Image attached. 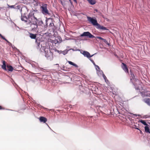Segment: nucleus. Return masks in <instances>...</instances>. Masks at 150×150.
I'll return each mask as SVG.
<instances>
[{
    "label": "nucleus",
    "instance_id": "c756f323",
    "mask_svg": "<svg viewBox=\"0 0 150 150\" xmlns=\"http://www.w3.org/2000/svg\"><path fill=\"white\" fill-rule=\"evenodd\" d=\"M55 65H58L59 67V64H55Z\"/></svg>",
    "mask_w": 150,
    "mask_h": 150
},
{
    "label": "nucleus",
    "instance_id": "4468645a",
    "mask_svg": "<svg viewBox=\"0 0 150 150\" xmlns=\"http://www.w3.org/2000/svg\"><path fill=\"white\" fill-rule=\"evenodd\" d=\"M98 39L100 40H102L104 42L107 44L109 45V44L108 43V42L106 40V39H104L101 37L97 36L96 37Z\"/></svg>",
    "mask_w": 150,
    "mask_h": 150
},
{
    "label": "nucleus",
    "instance_id": "dca6fc26",
    "mask_svg": "<svg viewBox=\"0 0 150 150\" xmlns=\"http://www.w3.org/2000/svg\"><path fill=\"white\" fill-rule=\"evenodd\" d=\"M145 132L146 133H149L150 132V130L149 127L147 126H146L144 127Z\"/></svg>",
    "mask_w": 150,
    "mask_h": 150
},
{
    "label": "nucleus",
    "instance_id": "a211bd4d",
    "mask_svg": "<svg viewBox=\"0 0 150 150\" xmlns=\"http://www.w3.org/2000/svg\"><path fill=\"white\" fill-rule=\"evenodd\" d=\"M68 62L70 64L73 65L76 67H78V66L76 64L72 62L69 61H68Z\"/></svg>",
    "mask_w": 150,
    "mask_h": 150
},
{
    "label": "nucleus",
    "instance_id": "bb28decb",
    "mask_svg": "<svg viewBox=\"0 0 150 150\" xmlns=\"http://www.w3.org/2000/svg\"><path fill=\"white\" fill-rule=\"evenodd\" d=\"M76 3H77V1L76 0H73Z\"/></svg>",
    "mask_w": 150,
    "mask_h": 150
},
{
    "label": "nucleus",
    "instance_id": "cd10ccee",
    "mask_svg": "<svg viewBox=\"0 0 150 150\" xmlns=\"http://www.w3.org/2000/svg\"><path fill=\"white\" fill-rule=\"evenodd\" d=\"M69 2H70V3L72 4V2L71 1V0H69Z\"/></svg>",
    "mask_w": 150,
    "mask_h": 150
},
{
    "label": "nucleus",
    "instance_id": "ddd939ff",
    "mask_svg": "<svg viewBox=\"0 0 150 150\" xmlns=\"http://www.w3.org/2000/svg\"><path fill=\"white\" fill-rule=\"evenodd\" d=\"M21 19L22 21H24L25 22H28V20L25 16H22Z\"/></svg>",
    "mask_w": 150,
    "mask_h": 150
},
{
    "label": "nucleus",
    "instance_id": "2f4dec72",
    "mask_svg": "<svg viewBox=\"0 0 150 150\" xmlns=\"http://www.w3.org/2000/svg\"><path fill=\"white\" fill-rule=\"evenodd\" d=\"M34 1H35V2H36V1L35 0H34Z\"/></svg>",
    "mask_w": 150,
    "mask_h": 150
},
{
    "label": "nucleus",
    "instance_id": "aec40b11",
    "mask_svg": "<svg viewBox=\"0 0 150 150\" xmlns=\"http://www.w3.org/2000/svg\"><path fill=\"white\" fill-rule=\"evenodd\" d=\"M0 37L3 40H5L8 43H9L10 42L7 40L1 34H0Z\"/></svg>",
    "mask_w": 150,
    "mask_h": 150
},
{
    "label": "nucleus",
    "instance_id": "72a5a7b5",
    "mask_svg": "<svg viewBox=\"0 0 150 150\" xmlns=\"http://www.w3.org/2000/svg\"><path fill=\"white\" fill-rule=\"evenodd\" d=\"M150 134V132H149V133Z\"/></svg>",
    "mask_w": 150,
    "mask_h": 150
},
{
    "label": "nucleus",
    "instance_id": "423d86ee",
    "mask_svg": "<svg viewBox=\"0 0 150 150\" xmlns=\"http://www.w3.org/2000/svg\"><path fill=\"white\" fill-rule=\"evenodd\" d=\"M122 65L121 67L123 70L126 73H129V70L127 65L123 63H122Z\"/></svg>",
    "mask_w": 150,
    "mask_h": 150
},
{
    "label": "nucleus",
    "instance_id": "6e6552de",
    "mask_svg": "<svg viewBox=\"0 0 150 150\" xmlns=\"http://www.w3.org/2000/svg\"><path fill=\"white\" fill-rule=\"evenodd\" d=\"M2 63L3 65L1 66L2 68L4 70L6 71L7 70V69L6 68L7 65H6L5 61H3Z\"/></svg>",
    "mask_w": 150,
    "mask_h": 150
},
{
    "label": "nucleus",
    "instance_id": "a878e982",
    "mask_svg": "<svg viewBox=\"0 0 150 150\" xmlns=\"http://www.w3.org/2000/svg\"><path fill=\"white\" fill-rule=\"evenodd\" d=\"M40 24L41 23L42 24H43V22H42V21H41L40 22Z\"/></svg>",
    "mask_w": 150,
    "mask_h": 150
},
{
    "label": "nucleus",
    "instance_id": "39448f33",
    "mask_svg": "<svg viewBox=\"0 0 150 150\" xmlns=\"http://www.w3.org/2000/svg\"><path fill=\"white\" fill-rule=\"evenodd\" d=\"M81 37L87 36L90 38H94L95 36L88 32H85L80 35Z\"/></svg>",
    "mask_w": 150,
    "mask_h": 150
},
{
    "label": "nucleus",
    "instance_id": "6ab92c4d",
    "mask_svg": "<svg viewBox=\"0 0 150 150\" xmlns=\"http://www.w3.org/2000/svg\"><path fill=\"white\" fill-rule=\"evenodd\" d=\"M140 122L142 123V124L146 126L148 125V124L146 123L145 121L143 120H140Z\"/></svg>",
    "mask_w": 150,
    "mask_h": 150
},
{
    "label": "nucleus",
    "instance_id": "5701e85b",
    "mask_svg": "<svg viewBox=\"0 0 150 150\" xmlns=\"http://www.w3.org/2000/svg\"><path fill=\"white\" fill-rule=\"evenodd\" d=\"M5 108L2 106L0 105V110H4Z\"/></svg>",
    "mask_w": 150,
    "mask_h": 150
},
{
    "label": "nucleus",
    "instance_id": "b1692460",
    "mask_svg": "<svg viewBox=\"0 0 150 150\" xmlns=\"http://www.w3.org/2000/svg\"><path fill=\"white\" fill-rule=\"evenodd\" d=\"M53 25V23H50L49 24V26H50V27L52 26Z\"/></svg>",
    "mask_w": 150,
    "mask_h": 150
},
{
    "label": "nucleus",
    "instance_id": "4be33fe9",
    "mask_svg": "<svg viewBox=\"0 0 150 150\" xmlns=\"http://www.w3.org/2000/svg\"><path fill=\"white\" fill-rule=\"evenodd\" d=\"M45 22H46V23H45V25H44V28H47V25H48V23H47V20H45Z\"/></svg>",
    "mask_w": 150,
    "mask_h": 150
},
{
    "label": "nucleus",
    "instance_id": "f8f14e48",
    "mask_svg": "<svg viewBox=\"0 0 150 150\" xmlns=\"http://www.w3.org/2000/svg\"><path fill=\"white\" fill-rule=\"evenodd\" d=\"M7 70L8 71H12L13 70V67L11 65H7Z\"/></svg>",
    "mask_w": 150,
    "mask_h": 150
},
{
    "label": "nucleus",
    "instance_id": "473e14b6",
    "mask_svg": "<svg viewBox=\"0 0 150 150\" xmlns=\"http://www.w3.org/2000/svg\"><path fill=\"white\" fill-rule=\"evenodd\" d=\"M36 5H38L37 3V2H36Z\"/></svg>",
    "mask_w": 150,
    "mask_h": 150
},
{
    "label": "nucleus",
    "instance_id": "7c9ffc66",
    "mask_svg": "<svg viewBox=\"0 0 150 150\" xmlns=\"http://www.w3.org/2000/svg\"><path fill=\"white\" fill-rule=\"evenodd\" d=\"M60 1H61V2L62 3V0H60Z\"/></svg>",
    "mask_w": 150,
    "mask_h": 150
},
{
    "label": "nucleus",
    "instance_id": "7ed1b4c3",
    "mask_svg": "<svg viewBox=\"0 0 150 150\" xmlns=\"http://www.w3.org/2000/svg\"><path fill=\"white\" fill-rule=\"evenodd\" d=\"M47 5L46 4L42 3L41 4V8L42 13L45 15H50V13L49 12V11L47 9Z\"/></svg>",
    "mask_w": 150,
    "mask_h": 150
},
{
    "label": "nucleus",
    "instance_id": "9d476101",
    "mask_svg": "<svg viewBox=\"0 0 150 150\" xmlns=\"http://www.w3.org/2000/svg\"><path fill=\"white\" fill-rule=\"evenodd\" d=\"M39 120L41 122L45 123L47 121V119L43 117H40Z\"/></svg>",
    "mask_w": 150,
    "mask_h": 150
},
{
    "label": "nucleus",
    "instance_id": "0eeeda50",
    "mask_svg": "<svg viewBox=\"0 0 150 150\" xmlns=\"http://www.w3.org/2000/svg\"><path fill=\"white\" fill-rule=\"evenodd\" d=\"M82 54L88 58H90L93 56V55H91L88 52L86 51H83L82 53Z\"/></svg>",
    "mask_w": 150,
    "mask_h": 150
},
{
    "label": "nucleus",
    "instance_id": "1a4fd4ad",
    "mask_svg": "<svg viewBox=\"0 0 150 150\" xmlns=\"http://www.w3.org/2000/svg\"><path fill=\"white\" fill-rule=\"evenodd\" d=\"M130 75V80L132 82L134 81L135 80H136L135 76L133 72H131Z\"/></svg>",
    "mask_w": 150,
    "mask_h": 150
},
{
    "label": "nucleus",
    "instance_id": "9b49d317",
    "mask_svg": "<svg viewBox=\"0 0 150 150\" xmlns=\"http://www.w3.org/2000/svg\"><path fill=\"white\" fill-rule=\"evenodd\" d=\"M148 105L150 106V99L149 98H146L143 100Z\"/></svg>",
    "mask_w": 150,
    "mask_h": 150
},
{
    "label": "nucleus",
    "instance_id": "2eb2a0df",
    "mask_svg": "<svg viewBox=\"0 0 150 150\" xmlns=\"http://www.w3.org/2000/svg\"><path fill=\"white\" fill-rule=\"evenodd\" d=\"M30 37L31 38L33 39H35L36 38V34H33L32 33H30L29 34Z\"/></svg>",
    "mask_w": 150,
    "mask_h": 150
},
{
    "label": "nucleus",
    "instance_id": "f03ea898",
    "mask_svg": "<svg viewBox=\"0 0 150 150\" xmlns=\"http://www.w3.org/2000/svg\"><path fill=\"white\" fill-rule=\"evenodd\" d=\"M88 21L90 22L93 25L96 26L97 29L103 30H107L108 29L105 27L101 26L97 23V21L96 18H93L89 16H87Z\"/></svg>",
    "mask_w": 150,
    "mask_h": 150
},
{
    "label": "nucleus",
    "instance_id": "393cba45",
    "mask_svg": "<svg viewBox=\"0 0 150 150\" xmlns=\"http://www.w3.org/2000/svg\"><path fill=\"white\" fill-rule=\"evenodd\" d=\"M15 6L14 5H11L10 6V7L11 8H14V7Z\"/></svg>",
    "mask_w": 150,
    "mask_h": 150
},
{
    "label": "nucleus",
    "instance_id": "c85d7f7f",
    "mask_svg": "<svg viewBox=\"0 0 150 150\" xmlns=\"http://www.w3.org/2000/svg\"><path fill=\"white\" fill-rule=\"evenodd\" d=\"M97 68H98V69H100V68H99V66H97Z\"/></svg>",
    "mask_w": 150,
    "mask_h": 150
},
{
    "label": "nucleus",
    "instance_id": "f257e3e1",
    "mask_svg": "<svg viewBox=\"0 0 150 150\" xmlns=\"http://www.w3.org/2000/svg\"><path fill=\"white\" fill-rule=\"evenodd\" d=\"M28 23L31 26L33 25L35 26L34 28L36 29L38 27L37 24L38 19L36 17H35L34 13L33 12L30 13L28 16Z\"/></svg>",
    "mask_w": 150,
    "mask_h": 150
},
{
    "label": "nucleus",
    "instance_id": "20e7f679",
    "mask_svg": "<svg viewBox=\"0 0 150 150\" xmlns=\"http://www.w3.org/2000/svg\"><path fill=\"white\" fill-rule=\"evenodd\" d=\"M45 56L48 59H50L52 57V53L47 48L45 49Z\"/></svg>",
    "mask_w": 150,
    "mask_h": 150
},
{
    "label": "nucleus",
    "instance_id": "412c9836",
    "mask_svg": "<svg viewBox=\"0 0 150 150\" xmlns=\"http://www.w3.org/2000/svg\"><path fill=\"white\" fill-rule=\"evenodd\" d=\"M103 76L104 78V79H105V81L107 82V81H108V80L107 79V78L105 76V74H103Z\"/></svg>",
    "mask_w": 150,
    "mask_h": 150
},
{
    "label": "nucleus",
    "instance_id": "f3484780",
    "mask_svg": "<svg viewBox=\"0 0 150 150\" xmlns=\"http://www.w3.org/2000/svg\"><path fill=\"white\" fill-rule=\"evenodd\" d=\"M89 3L91 5H94L96 3L95 0H87Z\"/></svg>",
    "mask_w": 150,
    "mask_h": 150
}]
</instances>
